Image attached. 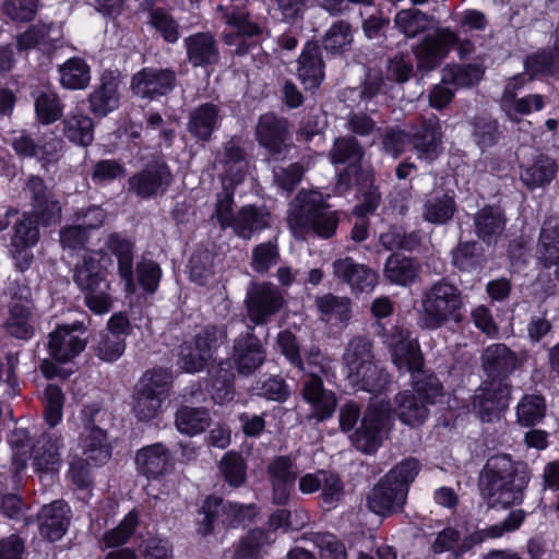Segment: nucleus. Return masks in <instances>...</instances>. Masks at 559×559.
Returning <instances> with one entry per match:
<instances>
[{
	"mask_svg": "<svg viewBox=\"0 0 559 559\" xmlns=\"http://www.w3.org/2000/svg\"><path fill=\"white\" fill-rule=\"evenodd\" d=\"M342 369L353 390L374 395L359 428L350 435V441L358 451L366 454L373 453L390 430V405L383 400L377 401L386 390L390 377L376 362L371 341L362 336L352 338L346 345L342 357Z\"/></svg>",
	"mask_w": 559,
	"mask_h": 559,
	"instance_id": "obj_1",
	"label": "nucleus"
},
{
	"mask_svg": "<svg viewBox=\"0 0 559 559\" xmlns=\"http://www.w3.org/2000/svg\"><path fill=\"white\" fill-rule=\"evenodd\" d=\"M385 343L394 366L401 372L412 373L413 379V390H405L395 396L394 412L403 424L419 426L428 417L427 404H435L442 396V385L435 376L421 372L419 345L407 329L394 328Z\"/></svg>",
	"mask_w": 559,
	"mask_h": 559,
	"instance_id": "obj_2",
	"label": "nucleus"
},
{
	"mask_svg": "<svg viewBox=\"0 0 559 559\" xmlns=\"http://www.w3.org/2000/svg\"><path fill=\"white\" fill-rule=\"evenodd\" d=\"M530 475L522 464L509 455H495L487 461L480 475V491L490 507L507 508L523 500Z\"/></svg>",
	"mask_w": 559,
	"mask_h": 559,
	"instance_id": "obj_3",
	"label": "nucleus"
},
{
	"mask_svg": "<svg viewBox=\"0 0 559 559\" xmlns=\"http://www.w3.org/2000/svg\"><path fill=\"white\" fill-rule=\"evenodd\" d=\"M99 411L94 406L82 409L83 429L79 436L78 451L70 455L69 475L72 483L81 489L91 484V468L108 462L111 450L107 433L94 425Z\"/></svg>",
	"mask_w": 559,
	"mask_h": 559,
	"instance_id": "obj_4",
	"label": "nucleus"
},
{
	"mask_svg": "<svg viewBox=\"0 0 559 559\" xmlns=\"http://www.w3.org/2000/svg\"><path fill=\"white\" fill-rule=\"evenodd\" d=\"M287 222L297 238L312 231L322 238L334 235L338 218L330 211L323 194L317 190L300 191L289 205Z\"/></svg>",
	"mask_w": 559,
	"mask_h": 559,
	"instance_id": "obj_5",
	"label": "nucleus"
},
{
	"mask_svg": "<svg viewBox=\"0 0 559 559\" xmlns=\"http://www.w3.org/2000/svg\"><path fill=\"white\" fill-rule=\"evenodd\" d=\"M111 259L102 251H90L75 265L74 282L85 294V304L95 314L107 313L112 306L110 285L106 280Z\"/></svg>",
	"mask_w": 559,
	"mask_h": 559,
	"instance_id": "obj_6",
	"label": "nucleus"
},
{
	"mask_svg": "<svg viewBox=\"0 0 559 559\" xmlns=\"http://www.w3.org/2000/svg\"><path fill=\"white\" fill-rule=\"evenodd\" d=\"M218 164L223 169V192L217 194L215 204V217L221 227L226 229L230 227L235 214L233 213V189L239 185L246 177L249 165L246 159L245 150L240 140L231 139L224 146V152L219 156Z\"/></svg>",
	"mask_w": 559,
	"mask_h": 559,
	"instance_id": "obj_7",
	"label": "nucleus"
},
{
	"mask_svg": "<svg viewBox=\"0 0 559 559\" xmlns=\"http://www.w3.org/2000/svg\"><path fill=\"white\" fill-rule=\"evenodd\" d=\"M463 299L460 289L445 281H440L427 289L421 299V324L438 329L447 322H460Z\"/></svg>",
	"mask_w": 559,
	"mask_h": 559,
	"instance_id": "obj_8",
	"label": "nucleus"
},
{
	"mask_svg": "<svg viewBox=\"0 0 559 559\" xmlns=\"http://www.w3.org/2000/svg\"><path fill=\"white\" fill-rule=\"evenodd\" d=\"M170 379V373L165 369L143 374L132 397V413L138 420L150 421L157 417L167 396Z\"/></svg>",
	"mask_w": 559,
	"mask_h": 559,
	"instance_id": "obj_9",
	"label": "nucleus"
},
{
	"mask_svg": "<svg viewBox=\"0 0 559 559\" xmlns=\"http://www.w3.org/2000/svg\"><path fill=\"white\" fill-rule=\"evenodd\" d=\"M253 514V506L224 502L217 497L210 496L198 511L195 532L199 536L206 537L214 533L219 522L228 526H237Z\"/></svg>",
	"mask_w": 559,
	"mask_h": 559,
	"instance_id": "obj_10",
	"label": "nucleus"
},
{
	"mask_svg": "<svg viewBox=\"0 0 559 559\" xmlns=\"http://www.w3.org/2000/svg\"><path fill=\"white\" fill-rule=\"evenodd\" d=\"M85 330L84 324L79 321L58 325L48 335L47 348L50 357L58 364L73 360L86 347V340L83 337Z\"/></svg>",
	"mask_w": 559,
	"mask_h": 559,
	"instance_id": "obj_11",
	"label": "nucleus"
},
{
	"mask_svg": "<svg viewBox=\"0 0 559 559\" xmlns=\"http://www.w3.org/2000/svg\"><path fill=\"white\" fill-rule=\"evenodd\" d=\"M222 330L211 326L198 333L191 342H186L179 354V364L187 372H198L212 358L217 344L224 338Z\"/></svg>",
	"mask_w": 559,
	"mask_h": 559,
	"instance_id": "obj_12",
	"label": "nucleus"
},
{
	"mask_svg": "<svg viewBox=\"0 0 559 559\" xmlns=\"http://www.w3.org/2000/svg\"><path fill=\"white\" fill-rule=\"evenodd\" d=\"M63 438L56 433H44L33 447L34 471L41 481L53 479L62 464Z\"/></svg>",
	"mask_w": 559,
	"mask_h": 559,
	"instance_id": "obj_13",
	"label": "nucleus"
},
{
	"mask_svg": "<svg viewBox=\"0 0 559 559\" xmlns=\"http://www.w3.org/2000/svg\"><path fill=\"white\" fill-rule=\"evenodd\" d=\"M457 40V35L448 27L439 28L435 35L426 36L414 49L418 69L421 71L436 69Z\"/></svg>",
	"mask_w": 559,
	"mask_h": 559,
	"instance_id": "obj_14",
	"label": "nucleus"
},
{
	"mask_svg": "<svg viewBox=\"0 0 559 559\" xmlns=\"http://www.w3.org/2000/svg\"><path fill=\"white\" fill-rule=\"evenodd\" d=\"M246 302L249 319L263 324L283 307L284 298L273 284L262 283L251 286Z\"/></svg>",
	"mask_w": 559,
	"mask_h": 559,
	"instance_id": "obj_15",
	"label": "nucleus"
},
{
	"mask_svg": "<svg viewBox=\"0 0 559 559\" xmlns=\"http://www.w3.org/2000/svg\"><path fill=\"white\" fill-rule=\"evenodd\" d=\"M510 389L501 379L484 382L473 396V409L484 421H491L507 407Z\"/></svg>",
	"mask_w": 559,
	"mask_h": 559,
	"instance_id": "obj_16",
	"label": "nucleus"
},
{
	"mask_svg": "<svg viewBox=\"0 0 559 559\" xmlns=\"http://www.w3.org/2000/svg\"><path fill=\"white\" fill-rule=\"evenodd\" d=\"M237 4L222 3L218 9L223 12L226 22L224 38L227 45H237V52L243 53L241 48L242 37H251L260 33V27L248 20V14L243 9V1L236 0Z\"/></svg>",
	"mask_w": 559,
	"mask_h": 559,
	"instance_id": "obj_17",
	"label": "nucleus"
},
{
	"mask_svg": "<svg viewBox=\"0 0 559 559\" xmlns=\"http://www.w3.org/2000/svg\"><path fill=\"white\" fill-rule=\"evenodd\" d=\"M175 82V72L169 69L144 68L133 75L131 90L142 98H154L170 92Z\"/></svg>",
	"mask_w": 559,
	"mask_h": 559,
	"instance_id": "obj_18",
	"label": "nucleus"
},
{
	"mask_svg": "<svg viewBox=\"0 0 559 559\" xmlns=\"http://www.w3.org/2000/svg\"><path fill=\"white\" fill-rule=\"evenodd\" d=\"M39 231L36 222L28 215H24L14 226L11 239V254L19 270L28 269L33 260L31 249L37 243Z\"/></svg>",
	"mask_w": 559,
	"mask_h": 559,
	"instance_id": "obj_19",
	"label": "nucleus"
},
{
	"mask_svg": "<svg viewBox=\"0 0 559 559\" xmlns=\"http://www.w3.org/2000/svg\"><path fill=\"white\" fill-rule=\"evenodd\" d=\"M335 277L347 283L354 294L371 293L378 284V274L352 258H343L333 262Z\"/></svg>",
	"mask_w": 559,
	"mask_h": 559,
	"instance_id": "obj_20",
	"label": "nucleus"
},
{
	"mask_svg": "<svg viewBox=\"0 0 559 559\" xmlns=\"http://www.w3.org/2000/svg\"><path fill=\"white\" fill-rule=\"evenodd\" d=\"M301 395L310 406L312 418L322 421L333 416L337 405L336 395L324 389L321 377L307 378Z\"/></svg>",
	"mask_w": 559,
	"mask_h": 559,
	"instance_id": "obj_21",
	"label": "nucleus"
},
{
	"mask_svg": "<svg viewBox=\"0 0 559 559\" xmlns=\"http://www.w3.org/2000/svg\"><path fill=\"white\" fill-rule=\"evenodd\" d=\"M170 181V170L163 163L150 164L141 173L129 179L130 189L141 198H151L164 193Z\"/></svg>",
	"mask_w": 559,
	"mask_h": 559,
	"instance_id": "obj_22",
	"label": "nucleus"
},
{
	"mask_svg": "<svg viewBox=\"0 0 559 559\" xmlns=\"http://www.w3.org/2000/svg\"><path fill=\"white\" fill-rule=\"evenodd\" d=\"M407 492L384 478L378 483L367 497V504L373 513L388 516L400 510L405 503Z\"/></svg>",
	"mask_w": 559,
	"mask_h": 559,
	"instance_id": "obj_23",
	"label": "nucleus"
},
{
	"mask_svg": "<svg viewBox=\"0 0 559 559\" xmlns=\"http://www.w3.org/2000/svg\"><path fill=\"white\" fill-rule=\"evenodd\" d=\"M288 122L273 114L261 116L257 126V139L271 154L277 155L287 146Z\"/></svg>",
	"mask_w": 559,
	"mask_h": 559,
	"instance_id": "obj_24",
	"label": "nucleus"
},
{
	"mask_svg": "<svg viewBox=\"0 0 559 559\" xmlns=\"http://www.w3.org/2000/svg\"><path fill=\"white\" fill-rule=\"evenodd\" d=\"M136 469L146 478H158L173 468L169 451L160 443L140 449L135 456Z\"/></svg>",
	"mask_w": 559,
	"mask_h": 559,
	"instance_id": "obj_25",
	"label": "nucleus"
},
{
	"mask_svg": "<svg viewBox=\"0 0 559 559\" xmlns=\"http://www.w3.org/2000/svg\"><path fill=\"white\" fill-rule=\"evenodd\" d=\"M413 144L418 157L433 160L442 151V131L437 117H430L413 135Z\"/></svg>",
	"mask_w": 559,
	"mask_h": 559,
	"instance_id": "obj_26",
	"label": "nucleus"
},
{
	"mask_svg": "<svg viewBox=\"0 0 559 559\" xmlns=\"http://www.w3.org/2000/svg\"><path fill=\"white\" fill-rule=\"evenodd\" d=\"M233 359L240 373L250 374L262 365L265 352L261 342L250 332L236 341Z\"/></svg>",
	"mask_w": 559,
	"mask_h": 559,
	"instance_id": "obj_27",
	"label": "nucleus"
},
{
	"mask_svg": "<svg viewBox=\"0 0 559 559\" xmlns=\"http://www.w3.org/2000/svg\"><path fill=\"white\" fill-rule=\"evenodd\" d=\"M297 73L306 90H314L322 83L324 64L317 44L308 43L305 46L298 59Z\"/></svg>",
	"mask_w": 559,
	"mask_h": 559,
	"instance_id": "obj_28",
	"label": "nucleus"
},
{
	"mask_svg": "<svg viewBox=\"0 0 559 559\" xmlns=\"http://www.w3.org/2000/svg\"><path fill=\"white\" fill-rule=\"evenodd\" d=\"M70 509L63 501H55L45 506L39 514V531L41 536L53 542L59 540L69 525Z\"/></svg>",
	"mask_w": 559,
	"mask_h": 559,
	"instance_id": "obj_29",
	"label": "nucleus"
},
{
	"mask_svg": "<svg viewBox=\"0 0 559 559\" xmlns=\"http://www.w3.org/2000/svg\"><path fill=\"white\" fill-rule=\"evenodd\" d=\"M90 107L95 116L105 117L120 104L119 81L114 75L102 76L100 84L90 94Z\"/></svg>",
	"mask_w": 559,
	"mask_h": 559,
	"instance_id": "obj_30",
	"label": "nucleus"
},
{
	"mask_svg": "<svg viewBox=\"0 0 559 559\" xmlns=\"http://www.w3.org/2000/svg\"><path fill=\"white\" fill-rule=\"evenodd\" d=\"M331 162L334 165L347 164V169L344 174H340V181L349 185L352 175L357 177L358 163L362 157V153L357 142L353 138H340L334 142L333 150L331 151ZM358 182V178L355 179Z\"/></svg>",
	"mask_w": 559,
	"mask_h": 559,
	"instance_id": "obj_31",
	"label": "nucleus"
},
{
	"mask_svg": "<svg viewBox=\"0 0 559 559\" xmlns=\"http://www.w3.org/2000/svg\"><path fill=\"white\" fill-rule=\"evenodd\" d=\"M107 245L117 257L118 272L124 282L126 292L133 294L136 288L133 278V242L118 234H114L108 238Z\"/></svg>",
	"mask_w": 559,
	"mask_h": 559,
	"instance_id": "obj_32",
	"label": "nucleus"
},
{
	"mask_svg": "<svg viewBox=\"0 0 559 559\" xmlns=\"http://www.w3.org/2000/svg\"><path fill=\"white\" fill-rule=\"evenodd\" d=\"M269 217L264 207L247 205L237 212L230 227L238 237L249 240L269 226Z\"/></svg>",
	"mask_w": 559,
	"mask_h": 559,
	"instance_id": "obj_33",
	"label": "nucleus"
},
{
	"mask_svg": "<svg viewBox=\"0 0 559 559\" xmlns=\"http://www.w3.org/2000/svg\"><path fill=\"white\" fill-rule=\"evenodd\" d=\"M221 114L217 105L205 103L190 112L188 130L199 140H210L221 123Z\"/></svg>",
	"mask_w": 559,
	"mask_h": 559,
	"instance_id": "obj_34",
	"label": "nucleus"
},
{
	"mask_svg": "<svg viewBox=\"0 0 559 559\" xmlns=\"http://www.w3.org/2000/svg\"><path fill=\"white\" fill-rule=\"evenodd\" d=\"M26 190L32 195L35 214L40 218L43 224L49 225L59 221L61 207L58 201L46 195V187L43 179L32 176L27 180Z\"/></svg>",
	"mask_w": 559,
	"mask_h": 559,
	"instance_id": "obj_35",
	"label": "nucleus"
},
{
	"mask_svg": "<svg viewBox=\"0 0 559 559\" xmlns=\"http://www.w3.org/2000/svg\"><path fill=\"white\" fill-rule=\"evenodd\" d=\"M536 254L546 267L556 265L559 280V219H547L540 230Z\"/></svg>",
	"mask_w": 559,
	"mask_h": 559,
	"instance_id": "obj_36",
	"label": "nucleus"
},
{
	"mask_svg": "<svg viewBox=\"0 0 559 559\" xmlns=\"http://www.w3.org/2000/svg\"><path fill=\"white\" fill-rule=\"evenodd\" d=\"M475 233L487 243L496 242L506 227L503 212L496 206H485L474 216Z\"/></svg>",
	"mask_w": 559,
	"mask_h": 559,
	"instance_id": "obj_37",
	"label": "nucleus"
},
{
	"mask_svg": "<svg viewBox=\"0 0 559 559\" xmlns=\"http://www.w3.org/2000/svg\"><path fill=\"white\" fill-rule=\"evenodd\" d=\"M189 61L195 67L213 64L218 60V49L213 36L198 33L185 39Z\"/></svg>",
	"mask_w": 559,
	"mask_h": 559,
	"instance_id": "obj_38",
	"label": "nucleus"
},
{
	"mask_svg": "<svg viewBox=\"0 0 559 559\" xmlns=\"http://www.w3.org/2000/svg\"><path fill=\"white\" fill-rule=\"evenodd\" d=\"M15 152L21 156L36 157L44 163H50L58 157L62 143L58 139L38 145L26 134L20 133L12 140Z\"/></svg>",
	"mask_w": 559,
	"mask_h": 559,
	"instance_id": "obj_39",
	"label": "nucleus"
},
{
	"mask_svg": "<svg viewBox=\"0 0 559 559\" xmlns=\"http://www.w3.org/2000/svg\"><path fill=\"white\" fill-rule=\"evenodd\" d=\"M483 367L489 376L511 372L518 367L519 359L504 344L488 346L481 356Z\"/></svg>",
	"mask_w": 559,
	"mask_h": 559,
	"instance_id": "obj_40",
	"label": "nucleus"
},
{
	"mask_svg": "<svg viewBox=\"0 0 559 559\" xmlns=\"http://www.w3.org/2000/svg\"><path fill=\"white\" fill-rule=\"evenodd\" d=\"M64 135L73 143L87 146L94 139V126L92 119L81 109L75 108L63 120Z\"/></svg>",
	"mask_w": 559,
	"mask_h": 559,
	"instance_id": "obj_41",
	"label": "nucleus"
},
{
	"mask_svg": "<svg viewBox=\"0 0 559 559\" xmlns=\"http://www.w3.org/2000/svg\"><path fill=\"white\" fill-rule=\"evenodd\" d=\"M557 170L558 166L552 158L540 155L531 165L522 168L520 178L527 188L534 189L552 181Z\"/></svg>",
	"mask_w": 559,
	"mask_h": 559,
	"instance_id": "obj_42",
	"label": "nucleus"
},
{
	"mask_svg": "<svg viewBox=\"0 0 559 559\" xmlns=\"http://www.w3.org/2000/svg\"><path fill=\"white\" fill-rule=\"evenodd\" d=\"M60 84L68 90H84L91 82L90 66L82 58H70L59 67Z\"/></svg>",
	"mask_w": 559,
	"mask_h": 559,
	"instance_id": "obj_43",
	"label": "nucleus"
},
{
	"mask_svg": "<svg viewBox=\"0 0 559 559\" xmlns=\"http://www.w3.org/2000/svg\"><path fill=\"white\" fill-rule=\"evenodd\" d=\"M4 329L8 334L15 338H32L35 333V328L31 310L24 305H13L9 309L8 317L4 321Z\"/></svg>",
	"mask_w": 559,
	"mask_h": 559,
	"instance_id": "obj_44",
	"label": "nucleus"
},
{
	"mask_svg": "<svg viewBox=\"0 0 559 559\" xmlns=\"http://www.w3.org/2000/svg\"><path fill=\"white\" fill-rule=\"evenodd\" d=\"M455 211L453 197L445 193L433 194L424 203L423 217L431 224L442 225L453 217Z\"/></svg>",
	"mask_w": 559,
	"mask_h": 559,
	"instance_id": "obj_45",
	"label": "nucleus"
},
{
	"mask_svg": "<svg viewBox=\"0 0 559 559\" xmlns=\"http://www.w3.org/2000/svg\"><path fill=\"white\" fill-rule=\"evenodd\" d=\"M419 265L409 258L392 254L384 267L385 277L397 285H409L418 275Z\"/></svg>",
	"mask_w": 559,
	"mask_h": 559,
	"instance_id": "obj_46",
	"label": "nucleus"
},
{
	"mask_svg": "<svg viewBox=\"0 0 559 559\" xmlns=\"http://www.w3.org/2000/svg\"><path fill=\"white\" fill-rule=\"evenodd\" d=\"M211 423L209 412L205 408L189 406L180 407L176 413V427L181 433L195 436L203 432Z\"/></svg>",
	"mask_w": 559,
	"mask_h": 559,
	"instance_id": "obj_47",
	"label": "nucleus"
},
{
	"mask_svg": "<svg viewBox=\"0 0 559 559\" xmlns=\"http://www.w3.org/2000/svg\"><path fill=\"white\" fill-rule=\"evenodd\" d=\"M508 91L506 97H501V108L507 116L516 121L520 116L539 111L545 106L544 96L539 94L527 95L521 98L512 97Z\"/></svg>",
	"mask_w": 559,
	"mask_h": 559,
	"instance_id": "obj_48",
	"label": "nucleus"
},
{
	"mask_svg": "<svg viewBox=\"0 0 559 559\" xmlns=\"http://www.w3.org/2000/svg\"><path fill=\"white\" fill-rule=\"evenodd\" d=\"M297 367L306 373L307 378L320 377L321 374L330 379L335 376L336 361L318 348H311L307 353L305 361L301 359V366Z\"/></svg>",
	"mask_w": 559,
	"mask_h": 559,
	"instance_id": "obj_49",
	"label": "nucleus"
},
{
	"mask_svg": "<svg viewBox=\"0 0 559 559\" xmlns=\"http://www.w3.org/2000/svg\"><path fill=\"white\" fill-rule=\"evenodd\" d=\"M394 23L396 28L408 38L425 32L430 25V19L418 9L411 8L396 13Z\"/></svg>",
	"mask_w": 559,
	"mask_h": 559,
	"instance_id": "obj_50",
	"label": "nucleus"
},
{
	"mask_svg": "<svg viewBox=\"0 0 559 559\" xmlns=\"http://www.w3.org/2000/svg\"><path fill=\"white\" fill-rule=\"evenodd\" d=\"M546 414V403L542 395L527 394L523 396L516 406V417L521 426H534Z\"/></svg>",
	"mask_w": 559,
	"mask_h": 559,
	"instance_id": "obj_51",
	"label": "nucleus"
},
{
	"mask_svg": "<svg viewBox=\"0 0 559 559\" xmlns=\"http://www.w3.org/2000/svg\"><path fill=\"white\" fill-rule=\"evenodd\" d=\"M483 73L478 66H448L442 70V83L469 87L480 81Z\"/></svg>",
	"mask_w": 559,
	"mask_h": 559,
	"instance_id": "obj_52",
	"label": "nucleus"
},
{
	"mask_svg": "<svg viewBox=\"0 0 559 559\" xmlns=\"http://www.w3.org/2000/svg\"><path fill=\"white\" fill-rule=\"evenodd\" d=\"M317 306L326 322H345L350 317V302L347 298L325 295L318 298Z\"/></svg>",
	"mask_w": 559,
	"mask_h": 559,
	"instance_id": "obj_53",
	"label": "nucleus"
},
{
	"mask_svg": "<svg viewBox=\"0 0 559 559\" xmlns=\"http://www.w3.org/2000/svg\"><path fill=\"white\" fill-rule=\"evenodd\" d=\"M530 80L537 75H554L559 70V51H543L530 56L525 61Z\"/></svg>",
	"mask_w": 559,
	"mask_h": 559,
	"instance_id": "obj_54",
	"label": "nucleus"
},
{
	"mask_svg": "<svg viewBox=\"0 0 559 559\" xmlns=\"http://www.w3.org/2000/svg\"><path fill=\"white\" fill-rule=\"evenodd\" d=\"M35 111L38 120L48 124L61 116L62 106L56 93L43 91L35 96Z\"/></svg>",
	"mask_w": 559,
	"mask_h": 559,
	"instance_id": "obj_55",
	"label": "nucleus"
},
{
	"mask_svg": "<svg viewBox=\"0 0 559 559\" xmlns=\"http://www.w3.org/2000/svg\"><path fill=\"white\" fill-rule=\"evenodd\" d=\"M353 41V33L349 24L345 22L334 23L323 38V46L330 52H342L348 49Z\"/></svg>",
	"mask_w": 559,
	"mask_h": 559,
	"instance_id": "obj_56",
	"label": "nucleus"
},
{
	"mask_svg": "<svg viewBox=\"0 0 559 559\" xmlns=\"http://www.w3.org/2000/svg\"><path fill=\"white\" fill-rule=\"evenodd\" d=\"M45 421L49 427L57 426L62 419L64 395L56 385L49 384L44 392Z\"/></svg>",
	"mask_w": 559,
	"mask_h": 559,
	"instance_id": "obj_57",
	"label": "nucleus"
},
{
	"mask_svg": "<svg viewBox=\"0 0 559 559\" xmlns=\"http://www.w3.org/2000/svg\"><path fill=\"white\" fill-rule=\"evenodd\" d=\"M280 259L278 247L273 241L255 246L251 254V267L258 273H266Z\"/></svg>",
	"mask_w": 559,
	"mask_h": 559,
	"instance_id": "obj_58",
	"label": "nucleus"
},
{
	"mask_svg": "<svg viewBox=\"0 0 559 559\" xmlns=\"http://www.w3.org/2000/svg\"><path fill=\"white\" fill-rule=\"evenodd\" d=\"M419 472V463L415 459H408L396 466H394L385 476L384 479L394 486L408 491V485L415 479Z\"/></svg>",
	"mask_w": 559,
	"mask_h": 559,
	"instance_id": "obj_59",
	"label": "nucleus"
},
{
	"mask_svg": "<svg viewBox=\"0 0 559 559\" xmlns=\"http://www.w3.org/2000/svg\"><path fill=\"white\" fill-rule=\"evenodd\" d=\"M219 469L231 486H239L246 478V465L242 457L234 452L226 453L219 464Z\"/></svg>",
	"mask_w": 559,
	"mask_h": 559,
	"instance_id": "obj_60",
	"label": "nucleus"
},
{
	"mask_svg": "<svg viewBox=\"0 0 559 559\" xmlns=\"http://www.w3.org/2000/svg\"><path fill=\"white\" fill-rule=\"evenodd\" d=\"M136 277L141 287L146 293L152 294L159 285L162 270L156 262L143 259L136 265Z\"/></svg>",
	"mask_w": 559,
	"mask_h": 559,
	"instance_id": "obj_61",
	"label": "nucleus"
},
{
	"mask_svg": "<svg viewBox=\"0 0 559 559\" xmlns=\"http://www.w3.org/2000/svg\"><path fill=\"white\" fill-rule=\"evenodd\" d=\"M136 523V514L133 512L128 513L117 527L107 532L104 535L103 540L105 546L116 547L124 544L129 539L131 534L134 532Z\"/></svg>",
	"mask_w": 559,
	"mask_h": 559,
	"instance_id": "obj_62",
	"label": "nucleus"
},
{
	"mask_svg": "<svg viewBox=\"0 0 559 559\" xmlns=\"http://www.w3.org/2000/svg\"><path fill=\"white\" fill-rule=\"evenodd\" d=\"M313 543L324 559H347L344 545L331 533H317Z\"/></svg>",
	"mask_w": 559,
	"mask_h": 559,
	"instance_id": "obj_63",
	"label": "nucleus"
},
{
	"mask_svg": "<svg viewBox=\"0 0 559 559\" xmlns=\"http://www.w3.org/2000/svg\"><path fill=\"white\" fill-rule=\"evenodd\" d=\"M124 349L123 337L107 333L102 336L96 347V354L104 361H115L123 354Z\"/></svg>",
	"mask_w": 559,
	"mask_h": 559,
	"instance_id": "obj_64",
	"label": "nucleus"
}]
</instances>
